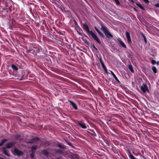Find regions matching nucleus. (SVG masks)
Returning <instances> with one entry per match:
<instances>
[{
    "instance_id": "17",
    "label": "nucleus",
    "mask_w": 159,
    "mask_h": 159,
    "mask_svg": "<svg viewBox=\"0 0 159 159\" xmlns=\"http://www.w3.org/2000/svg\"><path fill=\"white\" fill-rule=\"evenodd\" d=\"M94 29L96 31L97 33L99 34L101 36L102 38H103L104 37V35L100 31V30L97 29V28L95 27Z\"/></svg>"
},
{
    "instance_id": "50",
    "label": "nucleus",
    "mask_w": 159,
    "mask_h": 159,
    "mask_svg": "<svg viewBox=\"0 0 159 159\" xmlns=\"http://www.w3.org/2000/svg\"><path fill=\"white\" fill-rule=\"evenodd\" d=\"M0 159H3V158H1L0 157Z\"/></svg>"
},
{
    "instance_id": "18",
    "label": "nucleus",
    "mask_w": 159,
    "mask_h": 159,
    "mask_svg": "<svg viewBox=\"0 0 159 159\" xmlns=\"http://www.w3.org/2000/svg\"><path fill=\"white\" fill-rule=\"evenodd\" d=\"M11 67L13 71H16L18 70V67L17 66L14 64H12L11 65Z\"/></svg>"
},
{
    "instance_id": "41",
    "label": "nucleus",
    "mask_w": 159,
    "mask_h": 159,
    "mask_svg": "<svg viewBox=\"0 0 159 159\" xmlns=\"http://www.w3.org/2000/svg\"><path fill=\"white\" fill-rule=\"evenodd\" d=\"M95 47H96L95 46L94 44H93V48H94Z\"/></svg>"
},
{
    "instance_id": "29",
    "label": "nucleus",
    "mask_w": 159,
    "mask_h": 159,
    "mask_svg": "<svg viewBox=\"0 0 159 159\" xmlns=\"http://www.w3.org/2000/svg\"><path fill=\"white\" fill-rule=\"evenodd\" d=\"M152 71H153V72L154 73H157V70L156 67L155 66H152Z\"/></svg>"
},
{
    "instance_id": "14",
    "label": "nucleus",
    "mask_w": 159,
    "mask_h": 159,
    "mask_svg": "<svg viewBox=\"0 0 159 159\" xmlns=\"http://www.w3.org/2000/svg\"><path fill=\"white\" fill-rule=\"evenodd\" d=\"M21 76H19V78H17V79L19 80H22L24 79V77L25 75V71H22L21 72Z\"/></svg>"
},
{
    "instance_id": "40",
    "label": "nucleus",
    "mask_w": 159,
    "mask_h": 159,
    "mask_svg": "<svg viewBox=\"0 0 159 159\" xmlns=\"http://www.w3.org/2000/svg\"><path fill=\"white\" fill-rule=\"evenodd\" d=\"M95 52L97 53L99 52V51L98 49H97V50H95Z\"/></svg>"
},
{
    "instance_id": "4",
    "label": "nucleus",
    "mask_w": 159,
    "mask_h": 159,
    "mask_svg": "<svg viewBox=\"0 0 159 159\" xmlns=\"http://www.w3.org/2000/svg\"><path fill=\"white\" fill-rule=\"evenodd\" d=\"M1 1L2 2L3 4L6 5L7 13L10 12L11 11V5L10 3H9L5 0H1Z\"/></svg>"
},
{
    "instance_id": "43",
    "label": "nucleus",
    "mask_w": 159,
    "mask_h": 159,
    "mask_svg": "<svg viewBox=\"0 0 159 159\" xmlns=\"http://www.w3.org/2000/svg\"><path fill=\"white\" fill-rule=\"evenodd\" d=\"M130 1L131 2H132V3H133L134 2V1L133 0H130Z\"/></svg>"
},
{
    "instance_id": "9",
    "label": "nucleus",
    "mask_w": 159,
    "mask_h": 159,
    "mask_svg": "<svg viewBox=\"0 0 159 159\" xmlns=\"http://www.w3.org/2000/svg\"><path fill=\"white\" fill-rule=\"evenodd\" d=\"M40 139L37 137H34L31 140L28 141V143H33L34 142L38 141Z\"/></svg>"
},
{
    "instance_id": "33",
    "label": "nucleus",
    "mask_w": 159,
    "mask_h": 159,
    "mask_svg": "<svg viewBox=\"0 0 159 159\" xmlns=\"http://www.w3.org/2000/svg\"><path fill=\"white\" fill-rule=\"evenodd\" d=\"M125 34H126V38L130 36V35L129 33L127 31H126L125 32Z\"/></svg>"
},
{
    "instance_id": "27",
    "label": "nucleus",
    "mask_w": 159,
    "mask_h": 159,
    "mask_svg": "<svg viewBox=\"0 0 159 159\" xmlns=\"http://www.w3.org/2000/svg\"><path fill=\"white\" fill-rule=\"evenodd\" d=\"M7 141V139H4L2 140L1 142L0 143V146H2L3 144L6 142Z\"/></svg>"
},
{
    "instance_id": "45",
    "label": "nucleus",
    "mask_w": 159,
    "mask_h": 159,
    "mask_svg": "<svg viewBox=\"0 0 159 159\" xmlns=\"http://www.w3.org/2000/svg\"><path fill=\"white\" fill-rule=\"evenodd\" d=\"M106 143V144H107L108 146H110V145H109V144L108 143Z\"/></svg>"
},
{
    "instance_id": "28",
    "label": "nucleus",
    "mask_w": 159,
    "mask_h": 159,
    "mask_svg": "<svg viewBox=\"0 0 159 159\" xmlns=\"http://www.w3.org/2000/svg\"><path fill=\"white\" fill-rule=\"evenodd\" d=\"M55 151L56 153H61L63 152L60 149H55Z\"/></svg>"
},
{
    "instance_id": "37",
    "label": "nucleus",
    "mask_w": 159,
    "mask_h": 159,
    "mask_svg": "<svg viewBox=\"0 0 159 159\" xmlns=\"http://www.w3.org/2000/svg\"><path fill=\"white\" fill-rule=\"evenodd\" d=\"M151 63L152 64L154 65L156 63V62L155 60H152L151 61Z\"/></svg>"
},
{
    "instance_id": "42",
    "label": "nucleus",
    "mask_w": 159,
    "mask_h": 159,
    "mask_svg": "<svg viewBox=\"0 0 159 159\" xmlns=\"http://www.w3.org/2000/svg\"><path fill=\"white\" fill-rule=\"evenodd\" d=\"M64 11L65 12H67L68 11H69L67 10H66L64 8Z\"/></svg>"
},
{
    "instance_id": "3",
    "label": "nucleus",
    "mask_w": 159,
    "mask_h": 159,
    "mask_svg": "<svg viewBox=\"0 0 159 159\" xmlns=\"http://www.w3.org/2000/svg\"><path fill=\"white\" fill-rule=\"evenodd\" d=\"M100 25L101 26V30L103 32L107 38L111 39L113 37V35L110 32L107 28L102 24H101Z\"/></svg>"
},
{
    "instance_id": "46",
    "label": "nucleus",
    "mask_w": 159,
    "mask_h": 159,
    "mask_svg": "<svg viewBox=\"0 0 159 159\" xmlns=\"http://www.w3.org/2000/svg\"><path fill=\"white\" fill-rule=\"evenodd\" d=\"M94 49L95 50H97V48H96V47H95V48H94Z\"/></svg>"
},
{
    "instance_id": "22",
    "label": "nucleus",
    "mask_w": 159,
    "mask_h": 159,
    "mask_svg": "<svg viewBox=\"0 0 159 159\" xmlns=\"http://www.w3.org/2000/svg\"><path fill=\"white\" fill-rule=\"evenodd\" d=\"M37 149V146L35 145V146H33L31 147V151L33 153H34L35 151Z\"/></svg>"
},
{
    "instance_id": "44",
    "label": "nucleus",
    "mask_w": 159,
    "mask_h": 159,
    "mask_svg": "<svg viewBox=\"0 0 159 159\" xmlns=\"http://www.w3.org/2000/svg\"><path fill=\"white\" fill-rule=\"evenodd\" d=\"M84 36H85V37H86V38H88V36L87 35H86V34H84Z\"/></svg>"
},
{
    "instance_id": "2",
    "label": "nucleus",
    "mask_w": 159,
    "mask_h": 159,
    "mask_svg": "<svg viewBox=\"0 0 159 159\" xmlns=\"http://www.w3.org/2000/svg\"><path fill=\"white\" fill-rule=\"evenodd\" d=\"M26 50L28 52L32 53L34 55H36L37 53L39 52L40 47L39 46H37L36 47H26Z\"/></svg>"
},
{
    "instance_id": "11",
    "label": "nucleus",
    "mask_w": 159,
    "mask_h": 159,
    "mask_svg": "<svg viewBox=\"0 0 159 159\" xmlns=\"http://www.w3.org/2000/svg\"><path fill=\"white\" fill-rule=\"evenodd\" d=\"M16 143L14 142H12L7 144L6 148H10L12 147Z\"/></svg>"
},
{
    "instance_id": "24",
    "label": "nucleus",
    "mask_w": 159,
    "mask_h": 159,
    "mask_svg": "<svg viewBox=\"0 0 159 159\" xmlns=\"http://www.w3.org/2000/svg\"><path fill=\"white\" fill-rule=\"evenodd\" d=\"M57 146L60 148L62 149H65L66 148L64 147V145H62L61 143H58L57 144Z\"/></svg>"
},
{
    "instance_id": "20",
    "label": "nucleus",
    "mask_w": 159,
    "mask_h": 159,
    "mask_svg": "<svg viewBox=\"0 0 159 159\" xmlns=\"http://www.w3.org/2000/svg\"><path fill=\"white\" fill-rule=\"evenodd\" d=\"M140 34L142 36V37L143 38L145 43H147V39H146V36H145L144 34L142 32H140Z\"/></svg>"
},
{
    "instance_id": "13",
    "label": "nucleus",
    "mask_w": 159,
    "mask_h": 159,
    "mask_svg": "<svg viewBox=\"0 0 159 159\" xmlns=\"http://www.w3.org/2000/svg\"><path fill=\"white\" fill-rule=\"evenodd\" d=\"M117 40L120 45L125 48H126L127 47L125 43L121 40L120 39H118Z\"/></svg>"
},
{
    "instance_id": "25",
    "label": "nucleus",
    "mask_w": 159,
    "mask_h": 159,
    "mask_svg": "<svg viewBox=\"0 0 159 159\" xmlns=\"http://www.w3.org/2000/svg\"><path fill=\"white\" fill-rule=\"evenodd\" d=\"M6 148H3V152L4 154L7 155V156L10 157V155L9 154L7 153V150L5 149Z\"/></svg>"
},
{
    "instance_id": "12",
    "label": "nucleus",
    "mask_w": 159,
    "mask_h": 159,
    "mask_svg": "<svg viewBox=\"0 0 159 159\" xmlns=\"http://www.w3.org/2000/svg\"><path fill=\"white\" fill-rule=\"evenodd\" d=\"M129 157L130 159H138L135 157L133 154H131L130 152L129 151ZM141 157L143 158V159H147V158L143 156H142Z\"/></svg>"
},
{
    "instance_id": "49",
    "label": "nucleus",
    "mask_w": 159,
    "mask_h": 159,
    "mask_svg": "<svg viewBox=\"0 0 159 159\" xmlns=\"http://www.w3.org/2000/svg\"><path fill=\"white\" fill-rule=\"evenodd\" d=\"M18 137L19 138V137H20V135H18Z\"/></svg>"
},
{
    "instance_id": "38",
    "label": "nucleus",
    "mask_w": 159,
    "mask_h": 159,
    "mask_svg": "<svg viewBox=\"0 0 159 159\" xmlns=\"http://www.w3.org/2000/svg\"><path fill=\"white\" fill-rule=\"evenodd\" d=\"M155 6L156 7H159V3H156L155 5Z\"/></svg>"
},
{
    "instance_id": "5",
    "label": "nucleus",
    "mask_w": 159,
    "mask_h": 159,
    "mask_svg": "<svg viewBox=\"0 0 159 159\" xmlns=\"http://www.w3.org/2000/svg\"><path fill=\"white\" fill-rule=\"evenodd\" d=\"M140 89L143 93H145L146 91L149 92V91L147 85L145 83L142 84V85L140 86Z\"/></svg>"
},
{
    "instance_id": "32",
    "label": "nucleus",
    "mask_w": 159,
    "mask_h": 159,
    "mask_svg": "<svg viewBox=\"0 0 159 159\" xmlns=\"http://www.w3.org/2000/svg\"><path fill=\"white\" fill-rule=\"evenodd\" d=\"M116 4L117 5H120V3L118 0H114Z\"/></svg>"
},
{
    "instance_id": "19",
    "label": "nucleus",
    "mask_w": 159,
    "mask_h": 159,
    "mask_svg": "<svg viewBox=\"0 0 159 159\" xmlns=\"http://www.w3.org/2000/svg\"><path fill=\"white\" fill-rule=\"evenodd\" d=\"M127 67L131 72L132 73H134V71L132 65L129 64L128 65Z\"/></svg>"
},
{
    "instance_id": "8",
    "label": "nucleus",
    "mask_w": 159,
    "mask_h": 159,
    "mask_svg": "<svg viewBox=\"0 0 159 159\" xmlns=\"http://www.w3.org/2000/svg\"><path fill=\"white\" fill-rule=\"evenodd\" d=\"M100 57V62L101 64V67H102L103 69L105 72H107V68L106 66L104 64L103 62L102 61V58L101 57V56H99Z\"/></svg>"
},
{
    "instance_id": "6",
    "label": "nucleus",
    "mask_w": 159,
    "mask_h": 159,
    "mask_svg": "<svg viewBox=\"0 0 159 159\" xmlns=\"http://www.w3.org/2000/svg\"><path fill=\"white\" fill-rule=\"evenodd\" d=\"M75 123L77 125H79L83 129H85L87 128V126L85 125V123L84 122H80L78 120H77L75 121Z\"/></svg>"
},
{
    "instance_id": "26",
    "label": "nucleus",
    "mask_w": 159,
    "mask_h": 159,
    "mask_svg": "<svg viewBox=\"0 0 159 159\" xmlns=\"http://www.w3.org/2000/svg\"><path fill=\"white\" fill-rule=\"evenodd\" d=\"M42 154L45 156H48L49 154V153L47 150H44L42 151Z\"/></svg>"
},
{
    "instance_id": "21",
    "label": "nucleus",
    "mask_w": 159,
    "mask_h": 159,
    "mask_svg": "<svg viewBox=\"0 0 159 159\" xmlns=\"http://www.w3.org/2000/svg\"><path fill=\"white\" fill-rule=\"evenodd\" d=\"M127 40L128 44L129 45H131L132 42L130 36L127 37Z\"/></svg>"
},
{
    "instance_id": "10",
    "label": "nucleus",
    "mask_w": 159,
    "mask_h": 159,
    "mask_svg": "<svg viewBox=\"0 0 159 159\" xmlns=\"http://www.w3.org/2000/svg\"><path fill=\"white\" fill-rule=\"evenodd\" d=\"M68 101L70 103V104L71 105L74 109L77 110L78 109L77 105L74 102L70 100H68Z\"/></svg>"
},
{
    "instance_id": "39",
    "label": "nucleus",
    "mask_w": 159,
    "mask_h": 159,
    "mask_svg": "<svg viewBox=\"0 0 159 159\" xmlns=\"http://www.w3.org/2000/svg\"><path fill=\"white\" fill-rule=\"evenodd\" d=\"M146 3H148L149 2L148 0H143Z\"/></svg>"
},
{
    "instance_id": "15",
    "label": "nucleus",
    "mask_w": 159,
    "mask_h": 159,
    "mask_svg": "<svg viewBox=\"0 0 159 159\" xmlns=\"http://www.w3.org/2000/svg\"><path fill=\"white\" fill-rule=\"evenodd\" d=\"M90 130L92 132H90L88 131H86V132L93 137H95L97 136V134L93 130L90 129Z\"/></svg>"
},
{
    "instance_id": "16",
    "label": "nucleus",
    "mask_w": 159,
    "mask_h": 159,
    "mask_svg": "<svg viewBox=\"0 0 159 159\" xmlns=\"http://www.w3.org/2000/svg\"><path fill=\"white\" fill-rule=\"evenodd\" d=\"M111 75L113 76V77L115 79V80L116 82L119 84L120 83V81L118 79V78H117L115 75L114 74V73L111 71Z\"/></svg>"
},
{
    "instance_id": "31",
    "label": "nucleus",
    "mask_w": 159,
    "mask_h": 159,
    "mask_svg": "<svg viewBox=\"0 0 159 159\" xmlns=\"http://www.w3.org/2000/svg\"><path fill=\"white\" fill-rule=\"evenodd\" d=\"M1 11L2 12H5V15L7 14V13L6 12V8H3Z\"/></svg>"
},
{
    "instance_id": "47",
    "label": "nucleus",
    "mask_w": 159,
    "mask_h": 159,
    "mask_svg": "<svg viewBox=\"0 0 159 159\" xmlns=\"http://www.w3.org/2000/svg\"><path fill=\"white\" fill-rule=\"evenodd\" d=\"M157 65H158L159 63V62H157V63H156Z\"/></svg>"
},
{
    "instance_id": "36",
    "label": "nucleus",
    "mask_w": 159,
    "mask_h": 159,
    "mask_svg": "<svg viewBox=\"0 0 159 159\" xmlns=\"http://www.w3.org/2000/svg\"><path fill=\"white\" fill-rule=\"evenodd\" d=\"M34 153H33L32 152V153H31L30 154V157H31V158H33L34 157Z\"/></svg>"
},
{
    "instance_id": "48",
    "label": "nucleus",
    "mask_w": 159,
    "mask_h": 159,
    "mask_svg": "<svg viewBox=\"0 0 159 159\" xmlns=\"http://www.w3.org/2000/svg\"><path fill=\"white\" fill-rule=\"evenodd\" d=\"M57 159H61V158L60 157H57Z\"/></svg>"
},
{
    "instance_id": "35",
    "label": "nucleus",
    "mask_w": 159,
    "mask_h": 159,
    "mask_svg": "<svg viewBox=\"0 0 159 159\" xmlns=\"http://www.w3.org/2000/svg\"><path fill=\"white\" fill-rule=\"evenodd\" d=\"M73 21L74 22V23L75 25L77 26V27H79L78 25V24H77V23L76 21L75 20V19H74Z\"/></svg>"
},
{
    "instance_id": "1",
    "label": "nucleus",
    "mask_w": 159,
    "mask_h": 159,
    "mask_svg": "<svg viewBox=\"0 0 159 159\" xmlns=\"http://www.w3.org/2000/svg\"><path fill=\"white\" fill-rule=\"evenodd\" d=\"M83 29L89 35H90L98 43L100 44L101 42L96 34L92 31H90L88 25L86 23H84L82 26Z\"/></svg>"
},
{
    "instance_id": "34",
    "label": "nucleus",
    "mask_w": 159,
    "mask_h": 159,
    "mask_svg": "<svg viewBox=\"0 0 159 159\" xmlns=\"http://www.w3.org/2000/svg\"><path fill=\"white\" fill-rule=\"evenodd\" d=\"M66 143L68 145H69L70 146L72 147H73V146L72 145V144L71 143L68 142V141H66Z\"/></svg>"
},
{
    "instance_id": "23",
    "label": "nucleus",
    "mask_w": 159,
    "mask_h": 159,
    "mask_svg": "<svg viewBox=\"0 0 159 159\" xmlns=\"http://www.w3.org/2000/svg\"><path fill=\"white\" fill-rule=\"evenodd\" d=\"M136 5L137 6L139 7L141 10H145L144 8L142 5H141L139 3H136Z\"/></svg>"
},
{
    "instance_id": "7",
    "label": "nucleus",
    "mask_w": 159,
    "mask_h": 159,
    "mask_svg": "<svg viewBox=\"0 0 159 159\" xmlns=\"http://www.w3.org/2000/svg\"><path fill=\"white\" fill-rule=\"evenodd\" d=\"M14 152L15 154L19 156H22L24 154V153L22 151L16 148H15L14 149Z\"/></svg>"
},
{
    "instance_id": "30",
    "label": "nucleus",
    "mask_w": 159,
    "mask_h": 159,
    "mask_svg": "<svg viewBox=\"0 0 159 159\" xmlns=\"http://www.w3.org/2000/svg\"><path fill=\"white\" fill-rule=\"evenodd\" d=\"M127 56L129 58H132V56L131 54L129 52H127Z\"/></svg>"
}]
</instances>
